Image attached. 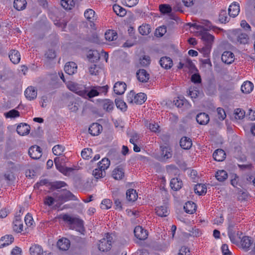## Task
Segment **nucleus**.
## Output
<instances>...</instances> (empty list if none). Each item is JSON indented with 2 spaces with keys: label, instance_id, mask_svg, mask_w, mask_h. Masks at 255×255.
I'll return each mask as SVG.
<instances>
[{
  "label": "nucleus",
  "instance_id": "51",
  "mask_svg": "<svg viewBox=\"0 0 255 255\" xmlns=\"http://www.w3.org/2000/svg\"><path fill=\"white\" fill-rule=\"evenodd\" d=\"M4 115L6 118L10 119L17 118L20 116L19 112L15 109L10 110L9 111L5 113Z\"/></svg>",
  "mask_w": 255,
  "mask_h": 255
},
{
  "label": "nucleus",
  "instance_id": "20",
  "mask_svg": "<svg viewBox=\"0 0 255 255\" xmlns=\"http://www.w3.org/2000/svg\"><path fill=\"white\" fill-rule=\"evenodd\" d=\"M57 245L60 250L66 251L69 248L70 243L68 239L62 238L58 241Z\"/></svg>",
  "mask_w": 255,
  "mask_h": 255
},
{
  "label": "nucleus",
  "instance_id": "16",
  "mask_svg": "<svg viewBox=\"0 0 255 255\" xmlns=\"http://www.w3.org/2000/svg\"><path fill=\"white\" fill-rule=\"evenodd\" d=\"M136 76L139 81L145 83L149 78V74L144 69H139L136 73Z\"/></svg>",
  "mask_w": 255,
  "mask_h": 255
},
{
  "label": "nucleus",
  "instance_id": "32",
  "mask_svg": "<svg viewBox=\"0 0 255 255\" xmlns=\"http://www.w3.org/2000/svg\"><path fill=\"white\" fill-rule=\"evenodd\" d=\"M196 121L200 125H206L209 121V117L205 113H200L196 117Z\"/></svg>",
  "mask_w": 255,
  "mask_h": 255
},
{
  "label": "nucleus",
  "instance_id": "11",
  "mask_svg": "<svg viewBox=\"0 0 255 255\" xmlns=\"http://www.w3.org/2000/svg\"><path fill=\"white\" fill-rule=\"evenodd\" d=\"M28 153L29 156L33 159H38L41 156L40 148L37 145L31 146L29 149Z\"/></svg>",
  "mask_w": 255,
  "mask_h": 255
},
{
  "label": "nucleus",
  "instance_id": "58",
  "mask_svg": "<svg viewBox=\"0 0 255 255\" xmlns=\"http://www.w3.org/2000/svg\"><path fill=\"white\" fill-rule=\"evenodd\" d=\"M115 103L117 108L121 110H126L127 109L126 104L123 100L120 99H116Z\"/></svg>",
  "mask_w": 255,
  "mask_h": 255
},
{
  "label": "nucleus",
  "instance_id": "5",
  "mask_svg": "<svg viewBox=\"0 0 255 255\" xmlns=\"http://www.w3.org/2000/svg\"><path fill=\"white\" fill-rule=\"evenodd\" d=\"M67 88L78 94V95L82 96V93L83 91L84 90L85 85L78 84L73 82L69 81L66 83Z\"/></svg>",
  "mask_w": 255,
  "mask_h": 255
},
{
  "label": "nucleus",
  "instance_id": "23",
  "mask_svg": "<svg viewBox=\"0 0 255 255\" xmlns=\"http://www.w3.org/2000/svg\"><path fill=\"white\" fill-rule=\"evenodd\" d=\"M102 130V127L98 123H94L89 128V131L93 135H98Z\"/></svg>",
  "mask_w": 255,
  "mask_h": 255
},
{
  "label": "nucleus",
  "instance_id": "42",
  "mask_svg": "<svg viewBox=\"0 0 255 255\" xmlns=\"http://www.w3.org/2000/svg\"><path fill=\"white\" fill-rule=\"evenodd\" d=\"M194 191L196 193L201 195L206 193L207 188L204 184H199L195 186Z\"/></svg>",
  "mask_w": 255,
  "mask_h": 255
},
{
  "label": "nucleus",
  "instance_id": "26",
  "mask_svg": "<svg viewBox=\"0 0 255 255\" xmlns=\"http://www.w3.org/2000/svg\"><path fill=\"white\" fill-rule=\"evenodd\" d=\"M156 214L160 217H166L169 214L168 207L166 205L157 207L155 209Z\"/></svg>",
  "mask_w": 255,
  "mask_h": 255
},
{
  "label": "nucleus",
  "instance_id": "44",
  "mask_svg": "<svg viewBox=\"0 0 255 255\" xmlns=\"http://www.w3.org/2000/svg\"><path fill=\"white\" fill-rule=\"evenodd\" d=\"M102 106L106 111L110 112L113 109L114 104L112 101L106 99L103 101Z\"/></svg>",
  "mask_w": 255,
  "mask_h": 255
},
{
  "label": "nucleus",
  "instance_id": "63",
  "mask_svg": "<svg viewBox=\"0 0 255 255\" xmlns=\"http://www.w3.org/2000/svg\"><path fill=\"white\" fill-rule=\"evenodd\" d=\"M184 63L185 68H187L190 70L194 68V65L190 59L188 58L184 59Z\"/></svg>",
  "mask_w": 255,
  "mask_h": 255
},
{
  "label": "nucleus",
  "instance_id": "64",
  "mask_svg": "<svg viewBox=\"0 0 255 255\" xmlns=\"http://www.w3.org/2000/svg\"><path fill=\"white\" fill-rule=\"evenodd\" d=\"M150 58L148 56H144L140 59V64L142 66H146L150 63Z\"/></svg>",
  "mask_w": 255,
  "mask_h": 255
},
{
  "label": "nucleus",
  "instance_id": "41",
  "mask_svg": "<svg viewBox=\"0 0 255 255\" xmlns=\"http://www.w3.org/2000/svg\"><path fill=\"white\" fill-rule=\"evenodd\" d=\"M228 177V174L227 172L224 170H218L216 174V179L222 182L225 181Z\"/></svg>",
  "mask_w": 255,
  "mask_h": 255
},
{
  "label": "nucleus",
  "instance_id": "25",
  "mask_svg": "<svg viewBox=\"0 0 255 255\" xmlns=\"http://www.w3.org/2000/svg\"><path fill=\"white\" fill-rule=\"evenodd\" d=\"M213 157L216 161H222L226 157V153L223 149H218L214 152Z\"/></svg>",
  "mask_w": 255,
  "mask_h": 255
},
{
  "label": "nucleus",
  "instance_id": "45",
  "mask_svg": "<svg viewBox=\"0 0 255 255\" xmlns=\"http://www.w3.org/2000/svg\"><path fill=\"white\" fill-rule=\"evenodd\" d=\"M200 94L201 93L197 87H191L189 90L188 95L193 100L194 99L197 98Z\"/></svg>",
  "mask_w": 255,
  "mask_h": 255
},
{
  "label": "nucleus",
  "instance_id": "10",
  "mask_svg": "<svg viewBox=\"0 0 255 255\" xmlns=\"http://www.w3.org/2000/svg\"><path fill=\"white\" fill-rule=\"evenodd\" d=\"M207 31H201V34L200 35L201 36V39L205 42L206 46L209 47L213 41L214 37Z\"/></svg>",
  "mask_w": 255,
  "mask_h": 255
},
{
  "label": "nucleus",
  "instance_id": "3",
  "mask_svg": "<svg viewBox=\"0 0 255 255\" xmlns=\"http://www.w3.org/2000/svg\"><path fill=\"white\" fill-rule=\"evenodd\" d=\"M112 237L109 234L106 235V238L101 239L99 244V250L102 252L109 251L111 247Z\"/></svg>",
  "mask_w": 255,
  "mask_h": 255
},
{
  "label": "nucleus",
  "instance_id": "28",
  "mask_svg": "<svg viewBox=\"0 0 255 255\" xmlns=\"http://www.w3.org/2000/svg\"><path fill=\"white\" fill-rule=\"evenodd\" d=\"M29 252L31 255H42L43 254L42 247L37 244H34L30 247Z\"/></svg>",
  "mask_w": 255,
  "mask_h": 255
},
{
  "label": "nucleus",
  "instance_id": "60",
  "mask_svg": "<svg viewBox=\"0 0 255 255\" xmlns=\"http://www.w3.org/2000/svg\"><path fill=\"white\" fill-rule=\"evenodd\" d=\"M159 10L162 13H169L171 11V7L167 4H161L159 5Z\"/></svg>",
  "mask_w": 255,
  "mask_h": 255
},
{
  "label": "nucleus",
  "instance_id": "49",
  "mask_svg": "<svg viewBox=\"0 0 255 255\" xmlns=\"http://www.w3.org/2000/svg\"><path fill=\"white\" fill-rule=\"evenodd\" d=\"M138 30L139 33L143 35H146L151 31L150 26L148 24H142L139 27Z\"/></svg>",
  "mask_w": 255,
  "mask_h": 255
},
{
  "label": "nucleus",
  "instance_id": "21",
  "mask_svg": "<svg viewBox=\"0 0 255 255\" xmlns=\"http://www.w3.org/2000/svg\"><path fill=\"white\" fill-rule=\"evenodd\" d=\"M30 128L29 125L26 124H21L17 127V132L20 135H25L30 131Z\"/></svg>",
  "mask_w": 255,
  "mask_h": 255
},
{
  "label": "nucleus",
  "instance_id": "9",
  "mask_svg": "<svg viewBox=\"0 0 255 255\" xmlns=\"http://www.w3.org/2000/svg\"><path fill=\"white\" fill-rule=\"evenodd\" d=\"M134 236L140 240H144L147 238V233L140 226H136L134 230Z\"/></svg>",
  "mask_w": 255,
  "mask_h": 255
},
{
  "label": "nucleus",
  "instance_id": "48",
  "mask_svg": "<svg viewBox=\"0 0 255 255\" xmlns=\"http://www.w3.org/2000/svg\"><path fill=\"white\" fill-rule=\"evenodd\" d=\"M65 150V147L60 145L57 144L55 146L52 148V152L54 155L60 156L61 155Z\"/></svg>",
  "mask_w": 255,
  "mask_h": 255
},
{
  "label": "nucleus",
  "instance_id": "43",
  "mask_svg": "<svg viewBox=\"0 0 255 255\" xmlns=\"http://www.w3.org/2000/svg\"><path fill=\"white\" fill-rule=\"evenodd\" d=\"M62 6L65 9H71L75 5L74 0H62L61 1Z\"/></svg>",
  "mask_w": 255,
  "mask_h": 255
},
{
  "label": "nucleus",
  "instance_id": "46",
  "mask_svg": "<svg viewBox=\"0 0 255 255\" xmlns=\"http://www.w3.org/2000/svg\"><path fill=\"white\" fill-rule=\"evenodd\" d=\"M145 125L152 132H156L159 131V126L155 122L151 121L149 123L147 122Z\"/></svg>",
  "mask_w": 255,
  "mask_h": 255
},
{
  "label": "nucleus",
  "instance_id": "8",
  "mask_svg": "<svg viewBox=\"0 0 255 255\" xmlns=\"http://www.w3.org/2000/svg\"><path fill=\"white\" fill-rule=\"evenodd\" d=\"M249 37L247 34L241 30H238L236 33V42L239 44H246L248 43Z\"/></svg>",
  "mask_w": 255,
  "mask_h": 255
},
{
  "label": "nucleus",
  "instance_id": "14",
  "mask_svg": "<svg viewBox=\"0 0 255 255\" xmlns=\"http://www.w3.org/2000/svg\"><path fill=\"white\" fill-rule=\"evenodd\" d=\"M222 61L227 64H230L234 61V54L231 51H225L221 57Z\"/></svg>",
  "mask_w": 255,
  "mask_h": 255
},
{
  "label": "nucleus",
  "instance_id": "36",
  "mask_svg": "<svg viewBox=\"0 0 255 255\" xmlns=\"http://www.w3.org/2000/svg\"><path fill=\"white\" fill-rule=\"evenodd\" d=\"M185 211L189 214H193L196 209V204L192 202H187L184 206Z\"/></svg>",
  "mask_w": 255,
  "mask_h": 255
},
{
  "label": "nucleus",
  "instance_id": "47",
  "mask_svg": "<svg viewBox=\"0 0 255 255\" xmlns=\"http://www.w3.org/2000/svg\"><path fill=\"white\" fill-rule=\"evenodd\" d=\"M54 163L56 168L61 173L66 174L67 172L66 169L61 164L60 159L59 157L54 158Z\"/></svg>",
  "mask_w": 255,
  "mask_h": 255
},
{
  "label": "nucleus",
  "instance_id": "18",
  "mask_svg": "<svg viewBox=\"0 0 255 255\" xmlns=\"http://www.w3.org/2000/svg\"><path fill=\"white\" fill-rule=\"evenodd\" d=\"M14 241V238L11 235H6L0 239V248L11 244Z\"/></svg>",
  "mask_w": 255,
  "mask_h": 255
},
{
  "label": "nucleus",
  "instance_id": "4",
  "mask_svg": "<svg viewBox=\"0 0 255 255\" xmlns=\"http://www.w3.org/2000/svg\"><path fill=\"white\" fill-rule=\"evenodd\" d=\"M56 199L59 203H62L70 200H75L76 199V198L70 191L64 190L60 194L56 195Z\"/></svg>",
  "mask_w": 255,
  "mask_h": 255
},
{
  "label": "nucleus",
  "instance_id": "54",
  "mask_svg": "<svg viewBox=\"0 0 255 255\" xmlns=\"http://www.w3.org/2000/svg\"><path fill=\"white\" fill-rule=\"evenodd\" d=\"M92 150L91 148H85L81 152V156L85 159H89L92 155Z\"/></svg>",
  "mask_w": 255,
  "mask_h": 255
},
{
  "label": "nucleus",
  "instance_id": "30",
  "mask_svg": "<svg viewBox=\"0 0 255 255\" xmlns=\"http://www.w3.org/2000/svg\"><path fill=\"white\" fill-rule=\"evenodd\" d=\"M253 243L251 238L245 236L242 239L241 244L243 249L246 251H248L251 246H252Z\"/></svg>",
  "mask_w": 255,
  "mask_h": 255
},
{
  "label": "nucleus",
  "instance_id": "55",
  "mask_svg": "<svg viewBox=\"0 0 255 255\" xmlns=\"http://www.w3.org/2000/svg\"><path fill=\"white\" fill-rule=\"evenodd\" d=\"M112 202L108 199H106L102 201L101 208L103 210H107L111 208Z\"/></svg>",
  "mask_w": 255,
  "mask_h": 255
},
{
  "label": "nucleus",
  "instance_id": "50",
  "mask_svg": "<svg viewBox=\"0 0 255 255\" xmlns=\"http://www.w3.org/2000/svg\"><path fill=\"white\" fill-rule=\"evenodd\" d=\"M113 10L118 15L120 16H124L126 14V9L119 5H114Z\"/></svg>",
  "mask_w": 255,
  "mask_h": 255
},
{
  "label": "nucleus",
  "instance_id": "7",
  "mask_svg": "<svg viewBox=\"0 0 255 255\" xmlns=\"http://www.w3.org/2000/svg\"><path fill=\"white\" fill-rule=\"evenodd\" d=\"M192 26L198 30L199 34H201V31H208L214 28V26L211 25L210 22L207 20L204 21L202 24L194 23Z\"/></svg>",
  "mask_w": 255,
  "mask_h": 255
},
{
  "label": "nucleus",
  "instance_id": "19",
  "mask_svg": "<svg viewBox=\"0 0 255 255\" xmlns=\"http://www.w3.org/2000/svg\"><path fill=\"white\" fill-rule=\"evenodd\" d=\"M87 57L90 61L96 62L100 59V54L97 50H90L88 51Z\"/></svg>",
  "mask_w": 255,
  "mask_h": 255
},
{
  "label": "nucleus",
  "instance_id": "34",
  "mask_svg": "<svg viewBox=\"0 0 255 255\" xmlns=\"http://www.w3.org/2000/svg\"><path fill=\"white\" fill-rule=\"evenodd\" d=\"M182 186V181L178 178H173L170 181V186L172 189L177 191L180 189Z\"/></svg>",
  "mask_w": 255,
  "mask_h": 255
},
{
  "label": "nucleus",
  "instance_id": "59",
  "mask_svg": "<svg viewBox=\"0 0 255 255\" xmlns=\"http://www.w3.org/2000/svg\"><path fill=\"white\" fill-rule=\"evenodd\" d=\"M139 0H122V3L128 7L135 6L138 2Z\"/></svg>",
  "mask_w": 255,
  "mask_h": 255
},
{
  "label": "nucleus",
  "instance_id": "22",
  "mask_svg": "<svg viewBox=\"0 0 255 255\" xmlns=\"http://www.w3.org/2000/svg\"><path fill=\"white\" fill-rule=\"evenodd\" d=\"M124 170L123 167L118 166L116 167L112 172L113 177L116 180H120L124 176Z\"/></svg>",
  "mask_w": 255,
  "mask_h": 255
},
{
  "label": "nucleus",
  "instance_id": "38",
  "mask_svg": "<svg viewBox=\"0 0 255 255\" xmlns=\"http://www.w3.org/2000/svg\"><path fill=\"white\" fill-rule=\"evenodd\" d=\"M110 165V161L108 158H104L98 163V167L105 171Z\"/></svg>",
  "mask_w": 255,
  "mask_h": 255
},
{
  "label": "nucleus",
  "instance_id": "6",
  "mask_svg": "<svg viewBox=\"0 0 255 255\" xmlns=\"http://www.w3.org/2000/svg\"><path fill=\"white\" fill-rule=\"evenodd\" d=\"M161 156L158 157L160 161H165L172 157L171 149L168 145L165 144L160 146Z\"/></svg>",
  "mask_w": 255,
  "mask_h": 255
},
{
  "label": "nucleus",
  "instance_id": "24",
  "mask_svg": "<svg viewBox=\"0 0 255 255\" xmlns=\"http://www.w3.org/2000/svg\"><path fill=\"white\" fill-rule=\"evenodd\" d=\"M254 89L253 84L249 81H245L241 86V91L244 94L250 93Z\"/></svg>",
  "mask_w": 255,
  "mask_h": 255
},
{
  "label": "nucleus",
  "instance_id": "15",
  "mask_svg": "<svg viewBox=\"0 0 255 255\" xmlns=\"http://www.w3.org/2000/svg\"><path fill=\"white\" fill-rule=\"evenodd\" d=\"M37 91L34 87L30 86L28 87L24 92V95L26 99L28 100H32L37 97Z\"/></svg>",
  "mask_w": 255,
  "mask_h": 255
},
{
  "label": "nucleus",
  "instance_id": "56",
  "mask_svg": "<svg viewBox=\"0 0 255 255\" xmlns=\"http://www.w3.org/2000/svg\"><path fill=\"white\" fill-rule=\"evenodd\" d=\"M4 177L5 180L8 182V183H10L15 179L14 174L11 171H7L4 175Z\"/></svg>",
  "mask_w": 255,
  "mask_h": 255
},
{
  "label": "nucleus",
  "instance_id": "12",
  "mask_svg": "<svg viewBox=\"0 0 255 255\" xmlns=\"http://www.w3.org/2000/svg\"><path fill=\"white\" fill-rule=\"evenodd\" d=\"M240 11V5L237 2H234L232 3L228 9L229 14L233 17L237 16L239 14Z\"/></svg>",
  "mask_w": 255,
  "mask_h": 255
},
{
  "label": "nucleus",
  "instance_id": "13",
  "mask_svg": "<svg viewBox=\"0 0 255 255\" xmlns=\"http://www.w3.org/2000/svg\"><path fill=\"white\" fill-rule=\"evenodd\" d=\"M127 85L123 82H117L114 86V92L117 95L124 94L126 90Z\"/></svg>",
  "mask_w": 255,
  "mask_h": 255
},
{
  "label": "nucleus",
  "instance_id": "27",
  "mask_svg": "<svg viewBox=\"0 0 255 255\" xmlns=\"http://www.w3.org/2000/svg\"><path fill=\"white\" fill-rule=\"evenodd\" d=\"M159 62L161 66L166 69H170L173 65L172 59L167 57H162Z\"/></svg>",
  "mask_w": 255,
  "mask_h": 255
},
{
  "label": "nucleus",
  "instance_id": "2",
  "mask_svg": "<svg viewBox=\"0 0 255 255\" xmlns=\"http://www.w3.org/2000/svg\"><path fill=\"white\" fill-rule=\"evenodd\" d=\"M101 89L100 87H86L85 86L81 97L85 99H90L98 96L99 95Z\"/></svg>",
  "mask_w": 255,
  "mask_h": 255
},
{
  "label": "nucleus",
  "instance_id": "57",
  "mask_svg": "<svg viewBox=\"0 0 255 255\" xmlns=\"http://www.w3.org/2000/svg\"><path fill=\"white\" fill-rule=\"evenodd\" d=\"M166 32V27L165 26H159L156 29L155 35L157 37H161Z\"/></svg>",
  "mask_w": 255,
  "mask_h": 255
},
{
  "label": "nucleus",
  "instance_id": "61",
  "mask_svg": "<svg viewBox=\"0 0 255 255\" xmlns=\"http://www.w3.org/2000/svg\"><path fill=\"white\" fill-rule=\"evenodd\" d=\"M234 114L237 119H242L245 116V112L241 109H237L235 110Z\"/></svg>",
  "mask_w": 255,
  "mask_h": 255
},
{
  "label": "nucleus",
  "instance_id": "40",
  "mask_svg": "<svg viewBox=\"0 0 255 255\" xmlns=\"http://www.w3.org/2000/svg\"><path fill=\"white\" fill-rule=\"evenodd\" d=\"M105 38L109 41H113L117 38V33L113 30L107 31L105 34Z\"/></svg>",
  "mask_w": 255,
  "mask_h": 255
},
{
  "label": "nucleus",
  "instance_id": "1",
  "mask_svg": "<svg viewBox=\"0 0 255 255\" xmlns=\"http://www.w3.org/2000/svg\"><path fill=\"white\" fill-rule=\"evenodd\" d=\"M146 99V96L145 94L139 93L135 94V93L131 91L127 96V101L130 104H135L141 105Z\"/></svg>",
  "mask_w": 255,
  "mask_h": 255
},
{
  "label": "nucleus",
  "instance_id": "52",
  "mask_svg": "<svg viewBox=\"0 0 255 255\" xmlns=\"http://www.w3.org/2000/svg\"><path fill=\"white\" fill-rule=\"evenodd\" d=\"M95 11L92 9H88L86 10L84 13L85 17L89 21L92 22L94 20L95 18Z\"/></svg>",
  "mask_w": 255,
  "mask_h": 255
},
{
  "label": "nucleus",
  "instance_id": "31",
  "mask_svg": "<svg viewBox=\"0 0 255 255\" xmlns=\"http://www.w3.org/2000/svg\"><path fill=\"white\" fill-rule=\"evenodd\" d=\"M180 145L183 149H188L192 146V142L190 138L185 136L180 139Z\"/></svg>",
  "mask_w": 255,
  "mask_h": 255
},
{
  "label": "nucleus",
  "instance_id": "53",
  "mask_svg": "<svg viewBox=\"0 0 255 255\" xmlns=\"http://www.w3.org/2000/svg\"><path fill=\"white\" fill-rule=\"evenodd\" d=\"M106 174L105 171H103L100 168L95 169L93 171V175L96 179H99L105 176Z\"/></svg>",
  "mask_w": 255,
  "mask_h": 255
},
{
  "label": "nucleus",
  "instance_id": "17",
  "mask_svg": "<svg viewBox=\"0 0 255 255\" xmlns=\"http://www.w3.org/2000/svg\"><path fill=\"white\" fill-rule=\"evenodd\" d=\"M77 66L75 63L69 62L66 63L64 67L65 72L68 75H72L77 72Z\"/></svg>",
  "mask_w": 255,
  "mask_h": 255
},
{
  "label": "nucleus",
  "instance_id": "35",
  "mask_svg": "<svg viewBox=\"0 0 255 255\" xmlns=\"http://www.w3.org/2000/svg\"><path fill=\"white\" fill-rule=\"evenodd\" d=\"M63 219L69 222L71 224H77L79 227H82L83 225L82 220L78 218H73L69 215L64 216Z\"/></svg>",
  "mask_w": 255,
  "mask_h": 255
},
{
  "label": "nucleus",
  "instance_id": "29",
  "mask_svg": "<svg viewBox=\"0 0 255 255\" xmlns=\"http://www.w3.org/2000/svg\"><path fill=\"white\" fill-rule=\"evenodd\" d=\"M9 57L11 61L14 64H17L20 60V55L18 51L12 50L10 51Z\"/></svg>",
  "mask_w": 255,
  "mask_h": 255
},
{
  "label": "nucleus",
  "instance_id": "39",
  "mask_svg": "<svg viewBox=\"0 0 255 255\" xmlns=\"http://www.w3.org/2000/svg\"><path fill=\"white\" fill-rule=\"evenodd\" d=\"M127 198L129 201H134L137 199V193L134 189H129L127 192Z\"/></svg>",
  "mask_w": 255,
  "mask_h": 255
},
{
  "label": "nucleus",
  "instance_id": "37",
  "mask_svg": "<svg viewBox=\"0 0 255 255\" xmlns=\"http://www.w3.org/2000/svg\"><path fill=\"white\" fill-rule=\"evenodd\" d=\"M26 5V1L25 0H14L13 2L14 7L18 10L24 9Z\"/></svg>",
  "mask_w": 255,
  "mask_h": 255
},
{
  "label": "nucleus",
  "instance_id": "33",
  "mask_svg": "<svg viewBox=\"0 0 255 255\" xmlns=\"http://www.w3.org/2000/svg\"><path fill=\"white\" fill-rule=\"evenodd\" d=\"M23 224L22 221L19 217H16L13 222V229L17 233H20L23 231Z\"/></svg>",
  "mask_w": 255,
  "mask_h": 255
},
{
  "label": "nucleus",
  "instance_id": "62",
  "mask_svg": "<svg viewBox=\"0 0 255 255\" xmlns=\"http://www.w3.org/2000/svg\"><path fill=\"white\" fill-rule=\"evenodd\" d=\"M24 221H25V224L28 227L32 226L34 223V221H33L32 216L29 213H28L25 216V218H24Z\"/></svg>",
  "mask_w": 255,
  "mask_h": 255
}]
</instances>
